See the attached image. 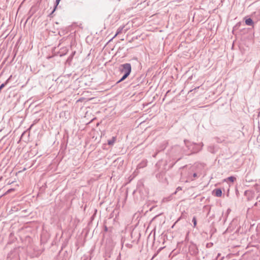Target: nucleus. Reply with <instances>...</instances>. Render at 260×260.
Segmentation results:
<instances>
[{"label": "nucleus", "instance_id": "1", "mask_svg": "<svg viewBox=\"0 0 260 260\" xmlns=\"http://www.w3.org/2000/svg\"><path fill=\"white\" fill-rule=\"evenodd\" d=\"M162 162V161H159L156 164V167L157 168V171L155 172V176L159 181L163 182L166 180V177H165V170H166V168L159 170V167L161 166Z\"/></svg>", "mask_w": 260, "mask_h": 260}, {"label": "nucleus", "instance_id": "2", "mask_svg": "<svg viewBox=\"0 0 260 260\" xmlns=\"http://www.w3.org/2000/svg\"><path fill=\"white\" fill-rule=\"evenodd\" d=\"M122 69H121V72H124V74L129 75L131 71L132 67L130 63H126L121 66Z\"/></svg>", "mask_w": 260, "mask_h": 260}, {"label": "nucleus", "instance_id": "3", "mask_svg": "<svg viewBox=\"0 0 260 260\" xmlns=\"http://www.w3.org/2000/svg\"><path fill=\"white\" fill-rule=\"evenodd\" d=\"M147 160L144 159L138 165L137 169H139L143 168L147 166Z\"/></svg>", "mask_w": 260, "mask_h": 260}, {"label": "nucleus", "instance_id": "4", "mask_svg": "<svg viewBox=\"0 0 260 260\" xmlns=\"http://www.w3.org/2000/svg\"><path fill=\"white\" fill-rule=\"evenodd\" d=\"M167 144L168 143L166 141H163L160 144V145L158 149V151H160L164 150L166 148Z\"/></svg>", "mask_w": 260, "mask_h": 260}, {"label": "nucleus", "instance_id": "5", "mask_svg": "<svg viewBox=\"0 0 260 260\" xmlns=\"http://www.w3.org/2000/svg\"><path fill=\"white\" fill-rule=\"evenodd\" d=\"M213 191L215 192V196L217 197H221L222 195V191L220 188L215 189Z\"/></svg>", "mask_w": 260, "mask_h": 260}, {"label": "nucleus", "instance_id": "6", "mask_svg": "<svg viewBox=\"0 0 260 260\" xmlns=\"http://www.w3.org/2000/svg\"><path fill=\"white\" fill-rule=\"evenodd\" d=\"M245 23L247 25L252 26L253 25V21L252 19L249 18L246 19Z\"/></svg>", "mask_w": 260, "mask_h": 260}, {"label": "nucleus", "instance_id": "7", "mask_svg": "<svg viewBox=\"0 0 260 260\" xmlns=\"http://www.w3.org/2000/svg\"><path fill=\"white\" fill-rule=\"evenodd\" d=\"M116 141V137H113L111 139L108 140L109 145H113Z\"/></svg>", "mask_w": 260, "mask_h": 260}, {"label": "nucleus", "instance_id": "8", "mask_svg": "<svg viewBox=\"0 0 260 260\" xmlns=\"http://www.w3.org/2000/svg\"><path fill=\"white\" fill-rule=\"evenodd\" d=\"M124 26H120V27H119L117 29V31H116V34L115 35V36H114V37L113 38L115 37H116V36H117L118 34H121V33L122 32V30H123V29L124 28Z\"/></svg>", "mask_w": 260, "mask_h": 260}, {"label": "nucleus", "instance_id": "9", "mask_svg": "<svg viewBox=\"0 0 260 260\" xmlns=\"http://www.w3.org/2000/svg\"><path fill=\"white\" fill-rule=\"evenodd\" d=\"M60 0H56L55 1V5L54 6V8L53 10H52V12L50 14V15H51L55 11L58 5L59 4Z\"/></svg>", "mask_w": 260, "mask_h": 260}, {"label": "nucleus", "instance_id": "10", "mask_svg": "<svg viewBox=\"0 0 260 260\" xmlns=\"http://www.w3.org/2000/svg\"><path fill=\"white\" fill-rule=\"evenodd\" d=\"M208 150L212 153H215L214 146H210L208 148Z\"/></svg>", "mask_w": 260, "mask_h": 260}, {"label": "nucleus", "instance_id": "11", "mask_svg": "<svg viewBox=\"0 0 260 260\" xmlns=\"http://www.w3.org/2000/svg\"><path fill=\"white\" fill-rule=\"evenodd\" d=\"M129 75L124 74V75L122 76V77L121 78V79L117 82V83L123 81L125 80Z\"/></svg>", "mask_w": 260, "mask_h": 260}, {"label": "nucleus", "instance_id": "12", "mask_svg": "<svg viewBox=\"0 0 260 260\" xmlns=\"http://www.w3.org/2000/svg\"><path fill=\"white\" fill-rule=\"evenodd\" d=\"M227 179L232 182L236 180V178L234 176H230L227 178Z\"/></svg>", "mask_w": 260, "mask_h": 260}, {"label": "nucleus", "instance_id": "13", "mask_svg": "<svg viewBox=\"0 0 260 260\" xmlns=\"http://www.w3.org/2000/svg\"><path fill=\"white\" fill-rule=\"evenodd\" d=\"M192 177H193V178H192L191 177H189V179H190L191 180H193L194 178H196L198 177L197 174L196 173H194L192 174Z\"/></svg>", "mask_w": 260, "mask_h": 260}, {"label": "nucleus", "instance_id": "14", "mask_svg": "<svg viewBox=\"0 0 260 260\" xmlns=\"http://www.w3.org/2000/svg\"><path fill=\"white\" fill-rule=\"evenodd\" d=\"M192 221L193 223V227H195L197 225V219L196 217H193Z\"/></svg>", "mask_w": 260, "mask_h": 260}, {"label": "nucleus", "instance_id": "15", "mask_svg": "<svg viewBox=\"0 0 260 260\" xmlns=\"http://www.w3.org/2000/svg\"><path fill=\"white\" fill-rule=\"evenodd\" d=\"M173 149L175 150H176L177 151H178L179 152L181 151V148L179 146H176Z\"/></svg>", "mask_w": 260, "mask_h": 260}, {"label": "nucleus", "instance_id": "16", "mask_svg": "<svg viewBox=\"0 0 260 260\" xmlns=\"http://www.w3.org/2000/svg\"><path fill=\"white\" fill-rule=\"evenodd\" d=\"M182 190V187H178L177 188H176V191L174 193V194H176V192L179 190Z\"/></svg>", "mask_w": 260, "mask_h": 260}, {"label": "nucleus", "instance_id": "17", "mask_svg": "<svg viewBox=\"0 0 260 260\" xmlns=\"http://www.w3.org/2000/svg\"><path fill=\"white\" fill-rule=\"evenodd\" d=\"M125 246H126L127 247H128V248H131V247H132V244H128V243H127V244H125Z\"/></svg>", "mask_w": 260, "mask_h": 260}, {"label": "nucleus", "instance_id": "18", "mask_svg": "<svg viewBox=\"0 0 260 260\" xmlns=\"http://www.w3.org/2000/svg\"><path fill=\"white\" fill-rule=\"evenodd\" d=\"M201 147H203V143H201Z\"/></svg>", "mask_w": 260, "mask_h": 260}, {"label": "nucleus", "instance_id": "19", "mask_svg": "<svg viewBox=\"0 0 260 260\" xmlns=\"http://www.w3.org/2000/svg\"><path fill=\"white\" fill-rule=\"evenodd\" d=\"M246 181H247V175L246 176Z\"/></svg>", "mask_w": 260, "mask_h": 260}, {"label": "nucleus", "instance_id": "20", "mask_svg": "<svg viewBox=\"0 0 260 260\" xmlns=\"http://www.w3.org/2000/svg\"><path fill=\"white\" fill-rule=\"evenodd\" d=\"M257 203H255V204H254V206H257Z\"/></svg>", "mask_w": 260, "mask_h": 260}, {"label": "nucleus", "instance_id": "21", "mask_svg": "<svg viewBox=\"0 0 260 260\" xmlns=\"http://www.w3.org/2000/svg\"><path fill=\"white\" fill-rule=\"evenodd\" d=\"M156 155V154H154V155H153V157H155Z\"/></svg>", "mask_w": 260, "mask_h": 260}, {"label": "nucleus", "instance_id": "22", "mask_svg": "<svg viewBox=\"0 0 260 260\" xmlns=\"http://www.w3.org/2000/svg\"><path fill=\"white\" fill-rule=\"evenodd\" d=\"M248 182H250V181L249 180V179H248Z\"/></svg>", "mask_w": 260, "mask_h": 260}, {"label": "nucleus", "instance_id": "23", "mask_svg": "<svg viewBox=\"0 0 260 260\" xmlns=\"http://www.w3.org/2000/svg\"><path fill=\"white\" fill-rule=\"evenodd\" d=\"M248 182H250V181L249 180V179H248Z\"/></svg>", "mask_w": 260, "mask_h": 260}]
</instances>
